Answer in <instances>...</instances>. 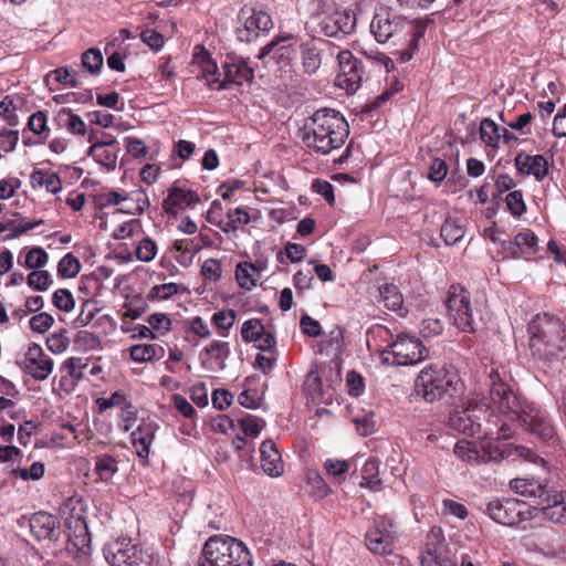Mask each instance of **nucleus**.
<instances>
[{"label": "nucleus", "mask_w": 566, "mask_h": 566, "mask_svg": "<svg viewBox=\"0 0 566 566\" xmlns=\"http://www.w3.org/2000/svg\"><path fill=\"white\" fill-rule=\"evenodd\" d=\"M103 54L98 49H88L82 54V65L91 74H97L103 66Z\"/></svg>", "instance_id": "09e8293b"}, {"label": "nucleus", "mask_w": 566, "mask_h": 566, "mask_svg": "<svg viewBox=\"0 0 566 566\" xmlns=\"http://www.w3.org/2000/svg\"><path fill=\"white\" fill-rule=\"evenodd\" d=\"M49 261V254L40 247L31 248L25 256L24 260L21 259V255L18 259V263L30 270H40L43 266L46 265Z\"/></svg>", "instance_id": "79ce46f5"}, {"label": "nucleus", "mask_w": 566, "mask_h": 566, "mask_svg": "<svg viewBox=\"0 0 566 566\" xmlns=\"http://www.w3.org/2000/svg\"><path fill=\"white\" fill-rule=\"evenodd\" d=\"M464 235V230L455 220L448 218L441 226V237L449 245L458 243Z\"/></svg>", "instance_id": "49530a36"}, {"label": "nucleus", "mask_w": 566, "mask_h": 566, "mask_svg": "<svg viewBox=\"0 0 566 566\" xmlns=\"http://www.w3.org/2000/svg\"><path fill=\"white\" fill-rule=\"evenodd\" d=\"M443 331V324L438 318H424L420 324V333L423 337L438 336Z\"/></svg>", "instance_id": "338daca9"}, {"label": "nucleus", "mask_w": 566, "mask_h": 566, "mask_svg": "<svg viewBox=\"0 0 566 566\" xmlns=\"http://www.w3.org/2000/svg\"><path fill=\"white\" fill-rule=\"evenodd\" d=\"M228 218V228H222L223 231L237 230L239 227L248 224L250 222V216L243 208H235L233 210H229L227 213Z\"/></svg>", "instance_id": "6e6d98bb"}, {"label": "nucleus", "mask_w": 566, "mask_h": 566, "mask_svg": "<svg viewBox=\"0 0 566 566\" xmlns=\"http://www.w3.org/2000/svg\"><path fill=\"white\" fill-rule=\"evenodd\" d=\"M461 388L462 381L457 374L438 366L424 367L415 381L417 396L428 402L438 401L444 396H453Z\"/></svg>", "instance_id": "423d86ee"}, {"label": "nucleus", "mask_w": 566, "mask_h": 566, "mask_svg": "<svg viewBox=\"0 0 566 566\" xmlns=\"http://www.w3.org/2000/svg\"><path fill=\"white\" fill-rule=\"evenodd\" d=\"M198 201L199 197L195 191L174 187L163 201V209L168 214H177L178 211L191 207Z\"/></svg>", "instance_id": "c756f323"}, {"label": "nucleus", "mask_w": 566, "mask_h": 566, "mask_svg": "<svg viewBox=\"0 0 566 566\" xmlns=\"http://www.w3.org/2000/svg\"><path fill=\"white\" fill-rule=\"evenodd\" d=\"M256 264L241 262L235 268V277L239 285L245 290H251L256 285L258 277L254 274Z\"/></svg>", "instance_id": "37998d69"}, {"label": "nucleus", "mask_w": 566, "mask_h": 566, "mask_svg": "<svg viewBox=\"0 0 566 566\" xmlns=\"http://www.w3.org/2000/svg\"><path fill=\"white\" fill-rule=\"evenodd\" d=\"M511 489L525 497L538 499L545 518L554 523H566V491L551 495L536 480L514 479L510 482Z\"/></svg>", "instance_id": "0eeeda50"}, {"label": "nucleus", "mask_w": 566, "mask_h": 566, "mask_svg": "<svg viewBox=\"0 0 566 566\" xmlns=\"http://www.w3.org/2000/svg\"><path fill=\"white\" fill-rule=\"evenodd\" d=\"M226 87L229 84L242 85L251 83L254 78V70L249 65V61L242 56L229 54L222 64Z\"/></svg>", "instance_id": "412c9836"}, {"label": "nucleus", "mask_w": 566, "mask_h": 566, "mask_svg": "<svg viewBox=\"0 0 566 566\" xmlns=\"http://www.w3.org/2000/svg\"><path fill=\"white\" fill-rule=\"evenodd\" d=\"M323 469L334 483L342 484L350 470V463L344 459L327 458L323 462Z\"/></svg>", "instance_id": "e433bc0d"}, {"label": "nucleus", "mask_w": 566, "mask_h": 566, "mask_svg": "<svg viewBox=\"0 0 566 566\" xmlns=\"http://www.w3.org/2000/svg\"><path fill=\"white\" fill-rule=\"evenodd\" d=\"M119 153V144L116 139H111L108 142H97L93 144L87 155L93 157V159L105 167L107 170H114L116 168L117 158Z\"/></svg>", "instance_id": "bb28decb"}, {"label": "nucleus", "mask_w": 566, "mask_h": 566, "mask_svg": "<svg viewBox=\"0 0 566 566\" xmlns=\"http://www.w3.org/2000/svg\"><path fill=\"white\" fill-rule=\"evenodd\" d=\"M93 471L98 481L108 483L118 472V461L111 454H99L95 457Z\"/></svg>", "instance_id": "f704fd0d"}, {"label": "nucleus", "mask_w": 566, "mask_h": 566, "mask_svg": "<svg viewBox=\"0 0 566 566\" xmlns=\"http://www.w3.org/2000/svg\"><path fill=\"white\" fill-rule=\"evenodd\" d=\"M30 531L38 541L57 539V521L50 513H34L30 518Z\"/></svg>", "instance_id": "a878e982"}, {"label": "nucleus", "mask_w": 566, "mask_h": 566, "mask_svg": "<svg viewBox=\"0 0 566 566\" xmlns=\"http://www.w3.org/2000/svg\"><path fill=\"white\" fill-rule=\"evenodd\" d=\"M230 356V345L227 342L213 340L199 354L202 367L208 371H218L226 368V360Z\"/></svg>", "instance_id": "5701e85b"}, {"label": "nucleus", "mask_w": 566, "mask_h": 566, "mask_svg": "<svg viewBox=\"0 0 566 566\" xmlns=\"http://www.w3.org/2000/svg\"><path fill=\"white\" fill-rule=\"evenodd\" d=\"M199 566H252V556L243 542L229 535H213L202 547Z\"/></svg>", "instance_id": "39448f33"}, {"label": "nucleus", "mask_w": 566, "mask_h": 566, "mask_svg": "<svg viewBox=\"0 0 566 566\" xmlns=\"http://www.w3.org/2000/svg\"><path fill=\"white\" fill-rule=\"evenodd\" d=\"M99 200L101 205L104 207L119 206L122 203L133 201L134 207H120L118 209V211L127 214H140L149 207L147 196L140 190L130 192H126L124 190H111L102 193Z\"/></svg>", "instance_id": "aec40b11"}, {"label": "nucleus", "mask_w": 566, "mask_h": 566, "mask_svg": "<svg viewBox=\"0 0 566 566\" xmlns=\"http://www.w3.org/2000/svg\"><path fill=\"white\" fill-rule=\"evenodd\" d=\"M56 120L59 125L64 127L70 134L84 135L86 133V124L78 115L74 114L71 108L60 109Z\"/></svg>", "instance_id": "4c0bfd02"}, {"label": "nucleus", "mask_w": 566, "mask_h": 566, "mask_svg": "<svg viewBox=\"0 0 566 566\" xmlns=\"http://www.w3.org/2000/svg\"><path fill=\"white\" fill-rule=\"evenodd\" d=\"M442 513L444 515L454 516L460 520L467 518L469 514L467 507L463 504L450 499H444L442 501Z\"/></svg>", "instance_id": "0e129e2a"}, {"label": "nucleus", "mask_w": 566, "mask_h": 566, "mask_svg": "<svg viewBox=\"0 0 566 566\" xmlns=\"http://www.w3.org/2000/svg\"><path fill=\"white\" fill-rule=\"evenodd\" d=\"M75 343L85 350H97L102 348L99 337L88 331H80L76 334Z\"/></svg>", "instance_id": "4d7b16f0"}, {"label": "nucleus", "mask_w": 566, "mask_h": 566, "mask_svg": "<svg viewBox=\"0 0 566 566\" xmlns=\"http://www.w3.org/2000/svg\"><path fill=\"white\" fill-rule=\"evenodd\" d=\"M19 367L35 380H45L53 371L54 361L39 344L29 345Z\"/></svg>", "instance_id": "dca6fc26"}, {"label": "nucleus", "mask_w": 566, "mask_h": 566, "mask_svg": "<svg viewBox=\"0 0 566 566\" xmlns=\"http://www.w3.org/2000/svg\"><path fill=\"white\" fill-rule=\"evenodd\" d=\"M505 203L509 211L515 217L522 216L526 210L523 192L521 190L510 192L505 198Z\"/></svg>", "instance_id": "5fc2aeb1"}, {"label": "nucleus", "mask_w": 566, "mask_h": 566, "mask_svg": "<svg viewBox=\"0 0 566 566\" xmlns=\"http://www.w3.org/2000/svg\"><path fill=\"white\" fill-rule=\"evenodd\" d=\"M27 284L33 291L45 292L53 284V279L46 270H34L27 276Z\"/></svg>", "instance_id": "c03bdc74"}, {"label": "nucleus", "mask_w": 566, "mask_h": 566, "mask_svg": "<svg viewBox=\"0 0 566 566\" xmlns=\"http://www.w3.org/2000/svg\"><path fill=\"white\" fill-rule=\"evenodd\" d=\"M239 20L241 27L237 28L235 33L240 42H253L261 34H266L273 29L271 15L263 10L243 8L239 12Z\"/></svg>", "instance_id": "9b49d317"}, {"label": "nucleus", "mask_w": 566, "mask_h": 566, "mask_svg": "<svg viewBox=\"0 0 566 566\" xmlns=\"http://www.w3.org/2000/svg\"><path fill=\"white\" fill-rule=\"evenodd\" d=\"M426 28V22L421 20H407L401 15H391L388 11L377 12L370 23V32L378 43L392 40L394 45L403 46L396 51L402 63L412 59Z\"/></svg>", "instance_id": "7ed1b4c3"}, {"label": "nucleus", "mask_w": 566, "mask_h": 566, "mask_svg": "<svg viewBox=\"0 0 566 566\" xmlns=\"http://www.w3.org/2000/svg\"><path fill=\"white\" fill-rule=\"evenodd\" d=\"M53 305L63 312H71L74 310L75 301L70 290L59 289L52 295Z\"/></svg>", "instance_id": "603ef678"}, {"label": "nucleus", "mask_w": 566, "mask_h": 566, "mask_svg": "<svg viewBox=\"0 0 566 566\" xmlns=\"http://www.w3.org/2000/svg\"><path fill=\"white\" fill-rule=\"evenodd\" d=\"M339 73L336 76V84L348 94H354L361 85L364 67L361 61L356 59L348 50L338 51Z\"/></svg>", "instance_id": "ddd939ff"}, {"label": "nucleus", "mask_w": 566, "mask_h": 566, "mask_svg": "<svg viewBox=\"0 0 566 566\" xmlns=\"http://www.w3.org/2000/svg\"><path fill=\"white\" fill-rule=\"evenodd\" d=\"M538 251V239L533 231L524 229L513 240L501 241L499 254L503 259H530Z\"/></svg>", "instance_id": "a211bd4d"}, {"label": "nucleus", "mask_w": 566, "mask_h": 566, "mask_svg": "<svg viewBox=\"0 0 566 566\" xmlns=\"http://www.w3.org/2000/svg\"><path fill=\"white\" fill-rule=\"evenodd\" d=\"M196 49H200V53L195 54V61L201 67V77L206 81L207 85L213 90L226 88V83H223V80L221 81L218 75L217 63L203 48L197 46Z\"/></svg>", "instance_id": "2f4dec72"}, {"label": "nucleus", "mask_w": 566, "mask_h": 566, "mask_svg": "<svg viewBox=\"0 0 566 566\" xmlns=\"http://www.w3.org/2000/svg\"><path fill=\"white\" fill-rule=\"evenodd\" d=\"M390 520L380 516L366 533V545L373 554L389 555L394 552L397 532Z\"/></svg>", "instance_id": "2eb2a0df"}, {"label": "nucleus", "mask_w": 566, "mask_h": 566, "mask_svg": "<svg viewBox=\"0 0 566 566\" xmlns=\"http://www.w3.org/2000/svg\"><path fill=\"white\" fill-rule=\"evenodd\" d=\"M32 188L44 187L51 193H57L62 190V181L59 175L49 169H34L31 174Z\"/></svg>", "instance_id": "72a5a7b5"}, {"label": "nucleus", "mask_w": 566, "mask_h": 566, "mask_svg": "<svg viewBox=\"0 0 566 566\" xmlns=\"http://www.w3.org/2000/svg\"><path fill=\"white\" fill-rule=\"evenodd\" d=\"M379 295L384 305L391 311L398 312L402 310L403 298L395 284L386 283L379 287Z\"/></svg>", "instance_id": "ea45409f"}, {"label": "nucleus", "mask_w": 566, "mask_h": 566, "mask_svg": "<svg viewBox=\"0 0 566 566\" xmlns=\"http://www.w3.org/2000/svg\"><path fill=\"white\" fill-rule=\"evenodd\" d=\"M222 273L221 262L217 259H208L201 266V274L205 280L217 282L220 280Z\"/></svg>", "instance_id": "052dcab7"}, {"label": "nucleus", "mask_w": 566, "mask_h": 566, "mask_svg": "<svg viewBox=\"0 0 566 566\" xmlns=\"http://www.w3.org/2000/svg\"><path fill=\"white\" fill-rule=\"evenodd\" d=\"M528 345L533 356L544 361H555L566 349L565 324L548 313L537 314L528 324Z\"/></svg>", "instance_id": "20e7f679"}, {"label": "nucleus", "mask_w": 566, "mask_h": 566, "mask_svg": "<svg viewBox=\"0 0 566 566\" xmlns=\"http://www.w3.org/2000/svg\"><path fill=\"white\" fill-rule=\"evenodd\" d=\"M454 453L462 461L468 463H480L484 461V455H481L476 448V443L469 440H460L454 446Z\"/></svg>", "instance_id": "a19ab883"}, {"label": "nucleus", "mask_w": 566, "mask_h": 566, "mask_svg": "<svg viewBox=\"0 0 566 566\" xmlns=\"http://www.w3.org/2000/svg\"><path fill=\"white\" fill-rule=\"evenodd\" d=\"M305 484L307 488V492L315 499H325L333 492L329 484L315 470H308L305 473Z\"/></svg>", "instance_id": "c9c22d12"}, {"label": "nucleus", "mask_w": 566, "mask_h": 566, "mask_svg": "<svg viewBox=\"0 0 566 566\" xmlns=\"http://www.w3.org/2000/svg\"><path fill=\"white\" fill-rule=\"evenodd\" d=\"M428 355V350L422 342L406 333L398 334L380 352L381 361L392 366H410L422 361Z\"/></svg>", "instance_id": "1a4fd4ad"}, {"label": "nucleus", "mask_w": 566, "mask_h": 566, "mask_svg": "<svg viewBox=\"0 0 566 566\" xmlns=\"http://www.w3.org/2000/svg\"><path fill=\"white\" fill-rule=\"evenodd\" d=\"M514 165L520 174L533 176L537 181H542L548 174V161L542 155L518 153L515 156Z\"/></svg>", "instance_id": "393cba45"}, {"label": "nucleus", "mask_w": 566, "mask_h": 566, "mask_svg": "<svg viewBox=\"0 0 566 566\" xmlns=\"http://www.w3.org/2000/svg\"><path fill=\"white\" fill-rule=\"evenodd\" d=\"M356 25V17L353 12L344 10L336 11L325 17L321 29L326 36H336L338 33L349 34Z\"/></svg>", "instance_id": "b1692460"}, {"label": "nucleus", "mask_w": 566, "mask_h": 566, "mask_svg": "<svg viewBox=\"0 0 566 566\" xmlns=\"http://www.w3.org/2000/svg\"><path fill=\"white\" fill-rule=\"evenodd\" d=\"M241 430L245 436L256 437L265 427V421L253 415H244L241 419L238 420Z\"/></svg>", "instance_id": "8fccbe9b"}, {"label": "nucleus", "mask_w": 566, "mask_h": 566, "mask_svg": "<svg viewBox=\"0 0 566 566\" xmlns=\"http://www.w3.org/2000/svg\"><path fill=\"white\" fill-rule=\"evenodd\" d=\"M87 367V364L80 357L67 358L61 369L66 371L72 378L82 379L84 377L83 369Z\"/></svg>", "instance_id": "e2e57ef3"}, {"label": "nucleus", "mask_w": 566, "mask_h": 566, "mask_svg": "<svg viewBox=\"0 0 566 566\" xmlns=\"http://www.w3.org/2000/svg\"><path fill=\"white\" fill-rule=\"evenodd\" d=\"M15 109L17 108H15L13 101L11 99L10 96H6L0 102V116L3 118V120L9 126H12V127L19 125V117L15 114Z\"/></svg>", "instance_id": "13d9d810"}, {"label": "nucleus", "mask_w": 566, "mask_h": 566, "mask_svg": "<svg viewBox=\"0 0 566 566\" xmlns=\"http://www.w3.org/2000/svg\"><path fill=\"white\" fill-rule=\"evenodd\" d=\"M478 411H481L478 403L472 406L471 401L468 406L454 409L449 417L450 429L468 437H480L481 422Z\"/></svg>", "instance_id": "6ab92c4d"}, {"label": "nucleus", "mask_w": 566, "mask_h": 566, "mask_svg": "<svg viewBox=\"0 0 566 566\" xmlns=\"http://www.w3.org/2000/svg\"><path fill=\"white\" fill-rule=\"evenodd\" d=\"M60 514L70 528L74 526L78 533H83L84 543L86 538L87 525L83 516V507L81 501L75 497H70L60 507Z\"/></svg>", "instance_id": "7c9ffc66"}, {"label": "nucleus", "mask_w": 566, "mask_h": 566, "mask_svg": "<svg viewBox=\"0 0 566 566\" xmlns=\"http://www.w3.org/2000/svg\"><path fill=\"white\" fill-rule=\"evenodd\" d=\"M293 39L294 35L292 33L275 35L260 50L258 59L266 64L273 62L280 67L290 65L297 52L295 45L291 43Z\"/></svg>", "instance_id": "4468645a"}, {"label": "nucleus", "mask_w": 566, "mask_h": 566, "mask_svg": "<svg viewBox=\"0 0 566 566\" xmlns=\"http://www.w3.org/2000/svg\"><path fill=\"white\" fill-rule=\"evenodd\" d=\"M480 510L492 521L504 526H516L532 516L531 506L518 499L492 496L486 499Z\"/></svg>", "instance_id": "6e6552de"}, {"label": "nucleus", "mask_w": 566, "mask_h": 566, "mask_svg": "<svg viewBox=\"0 0 566 566\" xmlns=\"http://www.w3.org/2000/svg\"><path fill=\"white\" fill-rule=\"evenodd\" d=\"M510 454L513 460L521 459L525 462L538 463L543 462V459L532 449L526 448L524 446H515L512 444L510 449Z\"/></svg>", "instance_id": "680f3d73"}, {"label": "nucleus", "mask_w": 566, "mask_h": 566, "mask_svg": "<svg viewBox=\"0 0 566 566\" xmlns=\"http://www.w3.org/2000/svg\"><path fill=\"white\" fill-rule=\"evenodd\" d=\"M157 254V244L149 237L142 239L136 248V258L142 262H150Z\"/></svg>", "instance_id": "864d4df0"}, {"label": "nucleus", "mask_w": 566, "mask_h": 566, "mask_svg": "<svg viewBox=\"0 0 566 566\" xmlns=\"http://www.w3.org/2000/svg\"><path fill=\"white\" fill-rule=\"evenodd\" d=\"M241 335L244 342L254 343L260 350L268 352L275 346V337L272 332L265 329L259 318H251L243 323Z\"/></svg>", "instance_id": "4be33fe9"}, {"label": "nucleus", "mask_w": 566, "mask_h": 566, "mask_svg": "<svg viewBox=\"0 0 566 566\" xmlns=\"http://www.w3.org/2000/svg\"><path fill=\"white\" fill-rule=\"evenodd\" d=\"M53 75L56 82L65 85H70L72 87H76L78 85L76 72L71 67H59L53 71Z\"/></svg>", "instance_id": "774afa93"}, {"label": "nucleus", "mask_w": 566, "mask_h": 566, "mask_svg": "<svg viewBox=\"0 0 566 566\" xmlns=\"http://www.w3.org/2000/svg\"><path fill=\"white\" fill-rule=\"evenodd\" d=\"M511 448H512L511 443H505V442L504 443H500V442L489 443L486 446V450L482 454V455H484L483 462H485L486 460L497 462L503 459L511 458L512 457L510 454Z\"/></svg>", "instance_id": "3c124183"}, {"label": "nucleus", "mask_w": 566, "mask_h": 566, "mask_svg": "<svg viewBox=\"0 0 566 566\" xmlns=\"http://www.w3.org/2000/svg\"><path fill=\"white\" fill-rule=\"evenodd\" d=\"M480 138L488 146L493 149L499 147L501 139V129L497 124L491 118H483L480 123Z\"/></svg>", "instance_id": "58836bf2"}, {"label": "nucleus", "mask_w": 566, "mask_h": 566, "mask_svg": "<svg viewBox=\"0 0 566 566\" xmlns=\"http://www.w3.org/2000/svg\"><path fill=\"white\" fill-rule=\"evenodd\" d=\"M157 430L158 426L155 422L143 421L132 432V443L140 459L146 460L148 458Z\"/></svg>", "instance_id": "cd10ccee"}, {"label": "nucleus", "mask_w": 566, "mask_h": 566, "mask_svg": "<svg viewBox=\"0 0 566 566\" xmlns=\"http://www.w3.org/2000/svg\"><path fill=\"white\" fill-rule=\"evenodd\" d=\"M163 348L156 344H137L130 347V358L136 363H147L157 356V350Z\"/></svg>", "instance_id": "a18cd8bd"}, {"label": "nucleus", "mask_w": 566, "mask_h": 566, "mask_svg": "<svg viewBox=\"0 0 566 566\" xmlns=\"http://www.w3.org/2000/svg\"><path fill=\"white\" fill-rule=\"evenodd\" d=\"M348 135L349 125L338 111L321 108L305 122L302 142L311 151L325 156L339 149Z\"/></svg>", "instance_id": "f03ea898"}, {"label": "nucleus", "mask_w": 566, "mask_h": 566, "mask_svg": "<svg viewBox=\"0 0 566 566\" xmlns=\"http://www.w3.org/2000/svg\"><path fill=\"white\" fill-rule=\"evenodd\" d=\"M490 380V399L495 410L505 416L507 420L518 422L526 431L541 440L549 441L555 438V427L545 410L515 394L503 380L497 369L491 370Z\"/></svg>", "instance_id": "f257e3e1"}, {"label": "nucleus", "mask_w": 566, "mask_h": 566, "mask_svg": "<svg viewBox=\"0 0 566 566\" xmlns=\"http://www.w3.org/2000/svg\"><path fill=\"white\" fill-rule=\"evenodd\" d=\"M81 270V263L72 253L65 254L57 264V274L65 279L75 277Z\"/></svg>", "instance_id": "de8ad7c7"}, {"label": "nucleus", "mask_w": 566, "mask_h": 566, "mask_svg": "<svg viewBox=\"0 0 566 566\" xmlns=\"http://www.w3.org/2000/svg\"><path fill=\"white\" fill-rule=\"evenodd\" d=\"M261 468L265 474L279 478L284 472V465L276 444L272 440H265L260 447Z\"/></svg>", "instance_id": "c85d7f7f"}, {"label": "nucleus", "mask_w": 566, "mask_h": 566, "mask_svg": "<svg viewBox=\"0 0 566 566\" xmlns=\"http://www.w3.org/2000/svg\"><path fill=\"white\" fill-rule=\"evenodd\" d=\"M103 552L111 566H139L143 562L142 548L130 538L119 537L111 541Z\"/></svg>", "instance_id": "f8f14e48"}, {"label": "nucleus", "mask_w": 566, "mask_h": 566, "mask_svg": "<svg viewBox=\"0 0 566 566\" xmlns=\"http://www.w3.org/2000/svg\"><path fill=\"white\" fill-rule=\"evenodd\" d=\"M447 163L441 158H434L429 166L428 178L433 182H441L447 177Z\"/></svg>", "instance_id": "69168bd1"}, {"label": "nucleus", "mask_w": 566, "mask_h": 566, "mask_svg": "<svg viewBox=\"0 0 566 566\" xmlns=\"http://www.w3.org/2000/svg\"><path fill=\"white\" fill-rule=\"evenodd\" d=\"M380 460L378 458H368L361 468V481L359 486L378 492L382 489V480L379 478Z\"/></svg>", "instance_id": "473e14b6"}, {"label": "nucleus", "mask_w": 566, "mask_h": 566, "mask_svg": "<svg viewBox=\"0 0 566 566\" xmlns=\"http://www.w3.org/2000/svg\"><path fill=\"white\" fill-rule=\"evenodd\" d=\"M446 306L450 319L458 329L465 333H473L476 329L479 313L472 307L470 293L463 286H450Z\"/></svg>", "instance_id": "9d476101"}, {"label": "nucleus", "mask_w": 566, "mask_h": 566, "mask_svg": "<svg viewBox=\"0 0 566 566\" xmlns=\"http://www.w3.org/2000/svg\"><path fill=\"white\" fill-rule=\"evenodd\" d=\"M333 49L329 41L318 38L302 42L298 45V56L303 72L310 76L316 74L322 66L324 53Z\"/></svg>", "instance_id": "f3484780"}, {"label": "nucleus", "mask_w": 566, "mask_h": 566, "mask_svg": "<svg viewBox=\"0 0 566 566\" xmlns=\"http://www.w3.org/2000/svg\"><path fill=\"white\" fill-rule=\"evenodd\" d=\"M30 328L39 334H44L48 332L54 323V318L51 314L42 312L40 314L33 315L30 318Z\"/></svg>", "instance_id": "bf43d9fd"}]
</instances>
